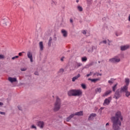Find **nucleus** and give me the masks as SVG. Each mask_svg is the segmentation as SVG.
Wrapping results in <instances>:
<instances>
[{
    "label": "nucleus",
    "mask_w": 130,
    "mask_h": 130,
    "mask_svg": "<svg viewBox=\"0 0 130 130\" xmlns=\"http://www.w3.org/2000/svg\"><path fill=\"white\" fill-rule=\"evenodd\" d=\"M99 76H102V74H99Z\"/></svg>",
    "instance_id": "nucleus-54"
},
{
    "label": "nucleus",
    "mask_w": 130,
    "mask_h": 130,
    "mask_svg": "<svg viewBox=\"0 0 130 130\" xmlns=\"http://www.w3.org/2000/svg\"><path fill=\"white\" fill-rule=\"evenodd\" d=\"M88 81H91V82H92V83H96V82H98V81H99L100 79H99V78H96V79H91V78H89Z\"/></svg>",
    "instance_id": "nucleus-15"
},
{
    "label": "nucleus",
    "mask_w": 130,
    "mask_h": 130,
    "mask_svg": "<svg viewBox=\"0 0 130 130\" xmlns=\"http://www.w3.org/2000/svg\"><path fill=\"white\" fill-rule=\"evenodd\" d=\"M93 74L92 72H90L89 74L86 75V77H90V76H92Z\"/></svg>",
    "instance_id": "nucleus-34"
},
{
    "label": "nucleus",
    "mask_w": 130,
    "mask_h": 130,
    "mask_svg": "<svg viewBox=\"0 0 130 130\" xmlns=\"http://www.w3.org/2000/svg\"><path fill=\"white\" fill-rule=\"evenodd\" d=\"M60 107H61V102L59 98L57 96L56 102L54 104V111H58L60 109Z\"/></svg>",
    "instance_id": "nucleus-3"
},
{
    "label": "nucleus",
    "mask_w": 130,
    "mask_h": 130,
    "mask_svg": "<svg viewBox=\"0 0 130 130\" xmlns=\"http://www.w3.org/2000/svg\"><path fill=\"white\" fill-rule=\"evenodd\" d=\"M112 92L111 90H108L104 94H103V97H106V96H108L109 94H110Z\"/></svg>",
    "instance_id": "nucleus-16"
},
{
    "label": "nucleus",
    "mask_w": 130,
    "mask_h": 130,
    "mask_svg": "<svg viewBox=\"0 0 130 130\" xmlns=\"http://www.w3.org/2000/svg\"><path fill=\"white\" fill-rule=\"evenodd\" d=\"M87 1L88 4H89V5H90L91 2H92V0H87Z\"/></svg>",
    "instance_id": "nucleus-41"
},
{
    "label": "nucleus",
    "mask_w": 130,
    "mask_h": 130,
    "mask_svg": "<svg viewBox=\"0 0 130 130\" xmlns=\"http://www.w3.org/2000/svg\"><path fill=\"white\" fill-rule=\"evenodd\" d=\"M19 58V56H14V57H13L12 58V59L14 60V59H15V58Z\"/></svg>",
    "instance_id": "nucleus-35"
},
{
    "label": "nucleus",
    "mask_w": 130,
    "mask_h": 130,
    "mask_svg": "<svg viewBox=\"0 0 130 130\" xmlns=\"http://www.w3.org/2000/svg\"><path fill=\"white\" fill-rule=\"evenodd\" d=\"M59 73H63V72H64V70H63V69H60V70H59Z\"/></svg>",
    "instance_id": "nucleus-36"
},
{
    "label": "nucleus",
    "mask_w": 130,
    "mask_h": 130,
    "mask_svg": "<svg viewBox=\"0 0 130 130\" xmlns=\"http://www.w3.org/2000/svg\"><path fill=\"white\" fill-rule=\"evenodd\" d=\"M61 33L63 37H68V31L66 29H61Z\"/></svg>",
    "instance_id": "nucleus-9"
},
{
    "label": "nucleus",
    "mask_w": 130,
    "mask_h": 130,
    "mask_svg": "<svg viewBox=\"0 0 130 130\" xmlns=\"http://www.w3.org/2000/svg\"><path fill=\"white\" fill-rule=\"evenodd\" d=\"M18 109H19V110H22V107H21V106H18Z\"/></svg>",
    "instance_id": "nucleus-43"
},
{
    "label": "nucleus",
    "mask_w": 130,
    "mask_h": 130,
    "mask_svg": "<svg viewBox=\"0 0 130 130\" xmlns=\"http://www.w3.org/2000/svg\"><path fill=\"white\" fill-rule=\"evenodd\" d=\"M117 85H118V84L116 83L114 86H113L112 89H113V91L114 92H115V90H116V88L117 87Z\"/></svg>",
    "instance_id": "nucleus-24"
},
{
    "label": "nucleus",
    "mask_w": 130,
    "mask_h": 130,
    "mask_svg": "<svg viewBox=\"0 0 130 130\" xmlns=\"http://www.w3.org/2000/svg\"><path fill=\"white\" fill-rule=\"evenodd\" d=\"M82 66V63H78L77 62L75 64V68H80V67H81Z\"/></svg>",
    "instance_id": "nucleus-23"
},
{
    "label": "nucleus",
    "mask_w": 130,
    "mask_h": 130,
    "mask_svg": "<svg viewBox=\"0 0 130 130\" xmlns=\"http://www.w3.org/2000/svg\"><path fill=\"white\" fill-rule=\"evenodd\" d=\"M110 98L108 99H106L104 102V105H109V103H110Z\"/></svg>",
    "instance_id": "nucleus-12"
},
{
    "label": "nucleus",
    "mask_w": 130,
    "mask_h": 130,
    "mask_svg": "<svg viewBox=\"0 0 130 130\" xmlns=\"http://www.w3.org/2000/svg\"><path fill=\"white\" fill-rule=\"evenodd\" d=\"M120 48H121V50L123 51L124 50H126V49H128V48H129V45H126L125 46H121Z\"/></svg>",
    "instance_id": "nucleus-10"
},
{
    "label": "nucleus",
    "mask_w": 130,
    "mask_h": 130,
    "mask_svg": "<svg viewBox=\"0 0 130 130\" xmlns=\"http://www.w3.org/2000/svg\"><path fill=\"white\" fill-rule=\"evenodd\" d=\"M8 81L10 82V83H14V82H17V78H12V77H9Z\"/></svg>",
    "instance_id": "nucleus-11"
},
{
    "label": "nucleus",
    "mask_w": 130,
    "mask_h": 130,
    "mask_svg": "<svg viewBox=\"0 0 130 130\" xmlns=\"http://www.w3.org/2000/svg\"><path fill=\"white\" fill-rule=\"evenodd\" d=\"M70 21L71 23H73V19L72 18H70Z\"/></svg>",
    "instance_id": "nucleus-48"
},
{
    "label": "nucleus",
    "mask_w": 130,
    "mask_h": 130,
    "mask_svg": "<svg viewBox=\"0 0 130 130\" xmlns=\"http://www.w3.org/2000/svg\"><path fill=\"white\" fill-rule=\"evenodd\" d=\"M64 59V57H63L61 58L60 61H63V59Z\"/></svg>",
    "instance_id": "nucleus-45"
},
{
    "label": "nucleus",
    "mask_w": 130,
    "mask_h": 130,
    "mask_svg": "<svg viewBox=\"0 0 130 130\" xmlns=\"http://www.w3.org/2000/svg\"><path fill=\"white\" fill-rule=\"evenodd\" d=\"M0 114H2L3 115H6V113L4 112H0Z\"/></svg>",
    "instance_id": "nucleus-40"
},
{
    "label": "nucleus",
    "mask_w": 130,
    "mask_h": 130,
    "mask_svg": "<svg viewBox=\"0 0 130 130\" xmlns=\"http://www.w3.org/2000/svg\"><path fill=\"white\" fill-rule=\"evenodd\" d=\"M116 36H118V35L117 34H116Z\"/></svg>",
    "instance_id": "nucleus-56"
},
{
    "label": "nucleus",
    "mask_w": 130,
    "mask_h": 130,
    "mask_svg": "<svg viewBox=\"0 0 130 130\" xmlns=\"http://www.w3.org/2000/svg\"><path fill=\"white\" fill-rule=\"evenodd\" d=\"M95 76H97V77H98V76H99V73H94L93 77H95Z\"/></svg>",
    "instance_id": "nucleus-37"
},
{
    "label": "nucleus",
    "mask_w": 130,
    "mask_h": 130,
    "mask_svg": "<svg viewBox=\"0 0 130 130\" xmlns=\"http://www.w3.org/2000/svg\"><path fill=\"white\" fill-rule=\"evenodd\" d=\"M3 26L4 27H5V28H7V26H9V25L11 24V21L10 20V19H6L5 20H3Z\"/></svg>",
    "instance_id": "nucleus-7"
},
{
    "label": "nucleus",
    "mask_w": 130,
    "mask_h": 130,
    "mask_svg": "<svg viewBox=\"0 0 130 130\" xmlns=\"http://www.w3.org/2000/svg\"><path fill=\"white\" fill-rule=\"evenodd\" d=\"M81 87H82V88H83V89H86V85H85L84 84H81Z\"/></svg>",
    "instance_id": "nucleus-29"
},
{
    "label": "nucleus",
    "mask_w": 130,
    "mask_h": 130,
    "mask_svg": "<svg viewBox=\"0 0 130 130\" xmlns=\"http://www.w3.org/2000/svg\"><path fill=\"white\" fill-rule=\"evenodd\" d=\"M48 44L49 46H50L51 45V42H49Z\"/></svg>",
    "instance_id": "nucleus-52"
},
{
    "label": "nucleus",
    "mask_w": 130,
    "mask_h": 130,
    "mask_svg": "<svg viewBox=\"0 0 130 130\" xmlns=\"http://www.w3.org/2000/svg\"><path fill=\"white\" fill-rule=\"evenodd\" d=\"M56 4H57V3L55 1H52L51 2V5L52 7H54V6H56Z\"/></svg>",
    "instance_id": "nucleus-21"
},
{
    "label": "nucleus",
    "mask_w": 130,
    "mask_h": 130,
    "mask_svg": "<svg viewBox=\"0 0 130 130\" xmlns=\"http://www.w3.org/2000/svg\"><path fill=\"white\" fill-rule=\"evenodd\" d=\"M76 3H79V0H77Z\"/></svg>",
    "instance_id": "nucleus-55"
},
{
    "label": "nucleus",
    "mask_w": 130,
    "mask_h": 130,
    "mask_svg": "<svg viewBox=\"0 0 130 130\" xmlns=\"http://www.w3.org/2000/svg\"><path fill=\"white\" fill-rule=\"evenodd\" d=\"M22 53H25V52H22L19 53L18 55L19 56H22Z\"/></svg>",
    "instance_id": "nucleus-39"
},
{
    "label": "nucleus",
    "mask_w": 130,
    "mask_h": 130,
    "mask_svg": "<svg viewBox=\"0 0 130 130\" xmlns=\"http://www.w3.org/2000/svg\"><path fill=\"white\" fill-rule=\"evenodd\" d=\"M26 68H21V71H22V72H24V71H26Z\"/></svg>",
    "instance_id": "nucleus-42"
},
{
    "label": "nucleus",
    "mask_w": 130,
    "mask_h": 130,
    "mask_svg": "<svg viewBox=\"0 0 130 130\" xmlns=\"http://www.w3.org/2000/svg\"><path fill=\"white\" fill-rule=\"evenodd\" d=\"M39 46H40V50H41V51L43 50V48H44L43 42H40L39 43Z\"/></svg>",
    "instance_id": "nucleus-18"
},
{
    "label": "nucleus",
    "mask_w": 130,
    "mask_h": 130,
    "mask_svg": "<svg viewBox=\"0 0 130 130\" xmlns=\"http://www.w3.org/2000/svg\"><path fill=\"white\" fill-rule=\"evenodd\" d=\"M51 40H52L51 39V38H50L49 39V42H51Z\"/></svg>",
    "instance_id": "nucleus-49"
},
{
    "label": "nucleus",
    "mask_w": 130,
    "mask_h": 130,
    "mask_svg": "<svg viewBox=\"0 0 130 130\" xmlns=\"http://www.w3.org/2000/svg\"><path fill=\"white\" fill-rule=\"evenodd\" d=\"M125 93L126 97H128V96H130V91L127 90Z\"/></svg>",
    "instance_id": "nucleus-26"
},
{
    "label": "nucleus",
    "mask_w": 130,
    "mask_h": 130,
    "mask_svg": "<svg viewBox=\"0 0 130 130\" xmlns=\"http://www.w3.org/2000/svg\"><path fill=\"white\" fill-rule=\"evenodd\" d=\"M128 89V86L125 85L123 87H121V88L120 89V93H125Z\"/></svg>",
    "instance_id": "nucleus-5"
},
{
    "label": "nucleus",
    "mask_w": 130,
    "mask_h": 130,
    "mask_svg": "<svg viewBox=\"0 0 130 130\" xmlns=\"http://www.w3.org/2000/svg\"><path fill=\"white\" fill-rule=\"evenodd\" d=\"M128 21L130 22V15L128 16Z\"/></svg>",
    "instance_id": "nucleus-53"
},
{
    "label": "nucleus",
    "mask_w": 130,
    "mask_h": 130,
    "mask_svg": "<svg viewBox=\"0 0 130 130\" xmlns=\"http://www.w3.org/2000/svg\"><path fill=\"white\" fill-rule=\"evenodd\" d=\"M37 126L40 128H43L45 126V123L43 121H39L37 122Z\"/></svg>",
    "instance_id": "nucleus-6"
},
{
    "label": "nucleus",
    "mask_w": 130,
    "mask_h": 130,
    "mask_svg": "<svg viewBox=\"0 0 130 130\" xmlns=\"http://www.w3.org/2000/svg\"><path fill=\"white\" fill-rule=\"evenodd\" d=\"M125 82L126 83V86H128L129 85V79L128 78H125Z\"/></svg>",
    "instance_id": "nucleus-20"
},
{
    "label": "nucleus",
    "mask_w": 130,
    "mask_h": 130,
    "mask_svg": "<svg viewBox=\"0 0 130 130\" xmlns=\"http://www.w3.org/2000/svg\"><path fill=\"white\" fill-rule=\"evenodd\" d=\"M102 43H104V44H106L107 42H106V41H103L102 42Z\"/></svg>",
    "instance_id": "nucleus-47"
},
{
    "label": "nucleus",
    "mask_w": 130,
    "mask_h": 130,
    "mask_svg": "<svg viewBox=\"0 0 130 130\" xmlns=\"http://www.w3.org/2000/svg\"><path fill=\"white\" fill-rule=\"evenodd\" d=\"M28 58L30 59V62H33V55L32 52L28 51L27 53Z\"/></svg>",
    "instance_id": "nucleus-8"
},
{
    "label": "nucleus",
    "mask_w": 130,
    "mask_h": 130,
    "mask_svg": "<svg viewBox=\"0 0 130 130\" xmlns=\"http://www.w3.org/2000/svg\"><path fill=\"white\" fill-rule=\"evenodd\" d=\"M75 116V114H71V115H70L69 116V117L72 119V118H73V117H74V116Z\"/></svg>",
    "instance_id": "nucleus-32"
},
{
    "label": "nucleus",
    "mask_w": 130,
    "mask_h": 130,
    "mask_svg": "<svg viewBox=\"0 0 130 130\" xmlns=\"http://www.w3.org/2000/svg\"><path fill=\"white\" fill-rule=\"evenodd\" d=\"M82 61H87V57H83L81 58Z\"/></svg>",
    "instance_id": "nucleus-28"
},
{
    "label": "nucleus",
    "mask_w": 130,
    "mask_h": 130,
    "mask_svg": "<svg viewBox=\"0 0 130 130\" xmlns=\"http://www.w3.org/2000/svg\"><path fill=\"white\" fill-rule=\"evenodd\" d=\"M113 123V128L114 130H119V126L121 125V121L123 118L121 115V112L118 111L115 113V116H113L111 118Z\"/></svg>",
    "instance_id": "nucleus-1"
},
{
    "label": "nucleus",
    "mask_w": 130,
    "mask_h": 130,
    "mask_svg": "<svg viewBox=\"0 0 130 130\" xmlns=\"http://www.w3.org/2000/svg\"><path fill=\"white\" fill-rule=\"evenodd\" d=\"M75 116V114H71V115H70L69 116V117L72 119V118H73V117H74V116Z\"/></svg>",
    "instance_id": "nucleus-31"
},
{
    "label": "nucleus",
    "mask_w": 130,
    "mask_h": 130,
    "mask_svg": "<svg viewBox=\"0 0 130 130\" xmlns=\"http://www.w3.org/2000/svg\"><path fill=\"white\" fill-rule=\"evenodd\" d=\"M35 75H37V76H38L39 74H38V72H35L34 73Z\"/></svg>",
    "instance_id": "nucleus-46"
},
{
    "label": "nucleus",
    "mask_w": 130,
    "mask_h": 130,
    "mask_svg": "<svg viewBox=\"0 0 130 130\" xmlns=\"http://www.w3.org/2000/svg\"><path fill=\"white\" fill-rule=\"evenodd\" d=\"M80 77H81V75H80V74H78L75 77H74L72 78V82H75L76 80H78V79H79V78H80Z\"/></svg>",
    "instance_id": "nucleus-14"
},
{
    "label": "nucleus",
    "mask_w": 130,
    "mask_h": 130,
    "mask_svg": "<svg viewBox=\"0 0 130 130\" xmlns=\"http://www.w3.org/2000/svg\"><path fill=\"white\" fill-rule=\"evenodd\" d=\"M92 49H94V47H92Z\"/></svg>",
    "instance_id": "nucleus-57"
},
{
    "label": "nucleus",
    "mask_w": 130,
    "mask_h": 130,
    "mask_svg": "<svg viewBox=\"0 0 130 130\" xmlns=\"http://www.w3.org/2000/svg\"><path fill=\"white\" fill-rule=\"evenodd\" d=\"M102 89H101V88H96V89H95V92H96V93H97L98 92H99V93H101V92H102Z\"/></svg>",
    "instance_id": "nucleus-22"
},
{
    "label": "nucleus",
    "mask_w": 130,
    "mask_h": 130,
    "mask_svg": "<svg viewBox=\"0 0 130 130\" xmlns=\"http://www.w3.org/2000/svg\"><path fill=\"white\" fill-rule=\"evenodd\" d=\"M82 33H83V34L86 35V30H83Z\"/></svg>",
    "instance_id": "nucleus-44"
},
{
    "label": "nucleus",
    "mask_w": 130,
    "mask_h": 130,
    "mask_svg": "<svg viewBox=\"0 0 130 130\" xmlns=\"http://www.w3.org/2000/svg\"><path fill=\"white\" fill-rule=\"evenodd\" d=\"M115 97L116 99H118V98L120 97V94H119V92H118V91H116V93L115 94Z\"/></svg>",
    "instance_id": "nucleus-17"
},
{
    "label": "nucleus",
    "mask_w": 130,
    "mask_h": 130,
    "mask_svg": "<svg viewBox=\"0 0 130 130\" xmlns=\"http://www.w3.org/2000/svg\"><path fill=\"white\" fill-rule=\"evenodd\" d=\"M75 115H78V116H81L83 115V111L77 112L74 114Z\"/></svg>",
    "instance_id": "nucleus-19"
},
{
    "label": "nucleus",
    "mask_w": 130,
    "mask_h": 130,
    "mask_svg": "<svg viewBox=\"0 0 130 130\" xmlns=\"http://www.w3.org/2000/svg\"><path fill=\"white\" fill-rule=\"evenodd\" d=\"M109 61H111V62H113V63H116V62H119V61H120V58L118 57H115L110 59Z\"/></svg>",
    "instance_id": "nucleus-4"
},
{
    "label": "nucleus",
    "mask_w": 130,
    "mask_h": 130,
    "mask_svg": "<svg viewBox=\"0 0 130 130\" xmlns=\"http://www.w3.org/2000/svg\"><path fill=\"white\" fill-rule=\"evenodd\" d=\"M96 115L95 113L91 114L88 117V120H92V119H93L94 117H95Z\"/></svg>",
    "instance_id": "nucleus-13"
},
{
    "label": "nucleus",
    "mask_w": 130,
    "mask_h": 130,
    "mask_svg": "<svg viewBox=\"0 0 130 130\" xmlns=\"http://www.w3.org/2000/svg\"><path fill=\"white\" fill-rule=\"evenodd\" d=\"M3 105H4V104L2 102H0V106H2Z\"/></svg>",
    "instance_id": "nucleus-50"
},
{
    "label": "nucleus",
    "mask_w": 130,
    "mask_h": 130,
    "mask_svg": "<svg viewBox=\"0 0 130 130\" xmlns=\"http://www.w3.org/2000/svg\"><path fill=\"white\" fill-rule=\"evenodd\" d=\"M5 58V56L4 55H0V59Z\"/></svg>",
    "instance_id": "nucleus-38"
},
{
    "label": "nucleus",
    "mask_w": 130,
    "mask_h": 130,
    "mask_svg": "<svg viewBox=\"0 0 130 130\" xmlns=\"http://www.w3.org/2000/svg\"><path fill=\"white\" fill-rule=\"evenodd\" d=\"M71 118H70L69 116L66 118V121L69 122L70 120H71Z\"/></svg>",
    "instance_id": "nucleus-30"
},
{
    "label": "nucleus",
    "mask_w": 130,
    "mask_h": 130,
    "mask_svg": "<svg viewBox=\"0 0 130 130\" xmlns=\"http://www.w3.org/2000/svg\"><path fill=\"white\" fill-rule=\"evenodd\" d=\"M108 125H109V123H107L106 124V126H108Z\"/></svg>",
    "instance_id": "nucleus-51"
},
{
    "label": "nucleus",
    "mask_w": 130,
    "mask_h": 130,
    "mask_svg": "<svg viewBox=\"0 0 130 130\" xmlns=\"http://www.w3.org/2000/svg\"><path fill=\"white\" fill-rule=\"evenodd\" d=\"M77 9L79 12H83V8L81 6H78Z\"/></svg>",
    "instance_id": "nucleus-25"
},
{
    "label": "nucleus",
    "mask_w": 130,
    "mask_h": 130,
    "mask_svg": "<svg viewBox=\"0 0 130 130\" xmlns=\"http://www.w3.org/2000/svg\"><path fill=\"white\" fill-rule=\"evenodd\" d=\"M68 96H82L83 91L81 89H72L69 90L68 92Z\"/></svg>",
    "instance_id": "nucleus-2"
},
{
    "label": "nucleus",
    "mask_w": 130,
    "mask_h": 130,
    "mask_svg": "<svg viewBox=\"0 0 130 130\" xmlns=\"http://www.w3.org/2000/svg\"><path fill=\"white\" fill-rule=\"evenodd\" d=\"M31 128H35V129H37V127L35 125H31Z\"/></svg>",
    "instance_id": "nucleus-33"
},
{
    "label": "nucleus",
    "mask_w": 130,
    "mask_h": 130,
    "mask_svg": "<svg viewBox=\"0 0 130 130\" xmlns=\"http://www.w3.org/2000/svg\"><path fill=\"white\" fill-rule=\"evenodd\" d=\"M109 84H113V78H111L110 80L108 81Z\"/></svg>",
    "instance_id": "nucleus-27"
},
{
    "label": "nucleus",
    "mask_w": 130,
    "mask_h": 130,
    "mask_svg": "<svg viewBox=\"0 0 130 130\" xmlns=\"http://www.w3.org/2000/svg\"><path fill=\"white\" fill-rule=\"evenodd\" d=\"M99 63H100V61H99Z\"/></svg>",
    "instance_id": "nucleus-58"
}]
</instances>
